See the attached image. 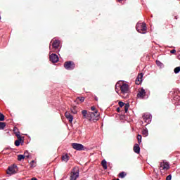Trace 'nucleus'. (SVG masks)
I'll list each match as a JSON object with an SVG mask.
<instances>
[{
  "label": "nucleus",
  "mask_w": 180,
  "mask_h": 180,
  "mask_svg": "<svg viewBox=\"0 0 180 180\" xmlns=\"http://www.w3.org/2000/svg\"><path fill=\"white\" fill-rule=\"evenodd\" d=\"M120 91L122 94L123 98H127L129 96V84H126L120 82Z\"/></svg>",
  "instance_id": "2"
},
{
  "label": "nucleus",
  "mask_w": 180,
  "mask_h": 180,
  "mask_svg": "<svg viewBox=\"0 0 180 180\" xmlns=\"http://www.w3.org/2000/svg\"><path fill=\"white\" fill-rule=\"evenodd\" d=\"M49 59L51 63H58V56L56 53H52L49 56Z\"/></svg>",
  "instance_id": "11"
},
{
  "label": "nucleus",
  "mask_w": 180,
  "mask_h": 180,
  "mask_svg": "<svg viewBox=\"0 0 180 180\" xmlns=\"http://www.w3.org/2000/svg\"><path fill=\"white\" fill-rule=\"evenodd\" d=\"M71 112L72 113H73L74 115H77V110H76V107H73L72 109H71Z\"/></svg>",
  "instance_id": "28"
},
{
  "label": "nucleus",
  "mask_w": 180,
  "mask_h": 180,
  "mask_svg": "<svg viewBox=\"0 0 180 180\" xmlns=\"http://www.w3.org/2000/svg\"><path fill=\"white\" fill-rule=\"evenodd\" d=\"M65 117L68 120V122H70V123H72V120H74V117L72 115H71V114L70 112H66L65 113Z\"/></svg>",
  "instance_id": "15"
},
{
  "label": "nucleus",
  "mask_w": 180,
  "mask_h": 180,
  "mask_svg": "<svg viewBox=\"0 0 180 180\" xmlns=\"http://www.w3.org/2000/svg\"><path fill=\"white\" fill-rule=\"evenodd\" d=\"M156 64L158 67L162 68L164 67V64H162V63H161L160 60H157L156 61Z\"/></svg>",
  "instance_id": "26"
},
{
  "label": "nucleus",
  "mask_w": 180,
  "mask_h": 180,
  "mask_svg": "<svg viewBox=\"0 0 180 180\" xmlns=\"http://www.w3.org/2000/svg\"><path fill=\"white\" fill-rule=\"evenodd\" d=\"M143 77H144V75L143 73H140L139 75H138L136 79V85H140L141 82H143Z\"/></svg>",
  "instance_id": "13"
},
{
  "label": "nucleus",
  "mask_w": 180,
  "mask_h": 180,
  "mask_svg": "<svg viewBox=\"0 0 180 180\" xmlns=\"http://www.w3.org/2000/svg\"><path fill=\"white\" fill-rule=\"evenodd\" d=\"M124 176H126V173L124 172L120 173V178H124Z\"/></svg>",
  "instance_id": "30"
},
{
  "label": "nucleus",
  "mask_w": 180,
  "mask_h": 180,
  "mask_svg": "<svg viewBox=\"0 0 180 180\" xmlns=\"http://www.w3.org/2000/svg\"><path fill=\"white\" fill-rule=\"evenodd\" d=\"M118 2H122L123 0H117Z\"/></svg>",
  "instance_id": "38"
},
{
  "label": "nucleus",
  "mask_w": 180,
  "mask_h": 180,
  "mask_svg": "<svg viewBox=\"0 0 180 180\" xmlns=\"http://www.w3.org/2000/svg\"><path fill=\"white\" fill-rule=\"evenodd\" d=\"M65 70H74L75 68V64L74 62L68 61L64 63Z\"/></svg>",
  "instance_id": "5"
},
{
  "label": "nucleus",
  "mask_w": 180,
  "mask_h": 180,
  "mask_svg": "<svg viewBox=\"0 0 180 180\" xmlns=\"http://www.w3.org/2000/svg\"><path fill=\"white\" fill-rule=\"evenodd\" d=\"M15 136L16 137H18V140H22V137L20 136V134H16Z\"/></svg>",
  "instance_id": "35"
},
{
  "label": "nucleus",
  "mask_w": 180,
  "mask_h": 180,
  "mask_svg": "<svg viewBox=\"0 0 180 180\" xmlns=\"http://www.w3.org/2000/svg\"><path fill=\"white\" fill-rule=\"evenodd\" d=\"M20 141H22V139L16 140L15 142V146L16 147H19L20 146Z\"/></svg>",
  "instance_id": "24"
},
{
  "label": "nucleus",
  "mask_w": 180,
  "mask_h": 180,
  "mask_svg": "<svg viewBox=\"0 0 180 180\" xmlns=\"http://www.w3.org/2000/svg\"><path fill=\"white\" fill-rule=\"evenodd\" d=\"M30 165V167H32V168H34V167H36V165H34V160L31 161Z\"/></svg>",
  "instance_id": "32"
},
{
  "label": "nucleus",
  "mask_w": 180,
  "mask_h": 180,
  "mask_svg": "<svg viewBox=\"0 0 180 180\" xmlns=\"http://www.w3.org/2000/svg\"><path fill=\"white\" fill-rule=\"evenodd\" d=\"M72 147L74 150H77V151H82L84 150V145L81 143H72Z\"/></svg>",
  "instance_id": "6"
},
{
  "label": "nucleus",
  "mask_w": 180,
  "mask_h": 180,
  "mask_svg": "<svg viewBox=\"0 0 180 180\" xmlns=\"http://www.w3.org/2000/svg\"><path fill=\"white\" fill-rule=\"evenodd\" d=\"M146 90L142 88L139 91L137 98H139V99H144L146 98Z\"/></svg>",
  "instance_id": "9"
},
{
  "label": "nucleus",
  "mask_w": 180,
  "mask_h": 180,
  "mask_svg": "<svg viewBox=\"0 0 180 180\" xmlns=\"http://www.w3.org/2000/svg\"><path fill=\"white\" fill-rule=\"evenodd\" d=\"M129 108H130V104H129V103H126L124 105V109L126 113H127V110H129Z\"/></svg>",
  "instance_id": "21"
},
{
  "label": "nucleus",
  "mask_w": 180,
  "mask_h": 180,
  "mask_svg": "<svg viewBox=\"0 0 180 180\" xmlns=\"http://www.w3.org/2000/svg\"><path fill=\"white\" fill-rule=\"evenodd\" d=\"M52 43V49L51 50V52L56 51L58 47H60V40L58 39H52L51 41Z\"/></svg>",
  "instance_id": "4"
},
{
  "label": "nucleus",
  "mask_w": 180,
  "mask_h": 180,
  "mask_svg": "<svg viewBox=\"0 0 180 180\" xmlns=\"http://www.w3.org/2000/svg\"><path fill=\"white\" fill-rule=\"evenodd\" d=\"M95 101H98V97H95Z\"/></svg>",
  "instance_id": "39"
},
{
  "label": "nucleus",
  "mask_w": 180,
  "mask_h": 180,
  "mask_svg": "<svg viewBox=\"0 0 180 180\" xmlns=\"http://www.w3.org/2000/svg\"><path fill=\"white\" fill-rule=\"evenodd\" d=\"M15 173H16V165L8 167V169L7 172V174H8V175H12L13 174H15Z\"/></svg>",
  "instance_id": "12"
},
{
  "label": "nucleus",
  "mask_w": 180,
  "mask_h": 180,
  "mask_svg": "<svg viewBox=\"0 0 180 180\" xmlns=\"http://www.w3.org/2000/svg\"><path fill=\"white\" fill-rule=\"evenodd\" d=\"M136 29L139 33L146 34V32H147V25L145 22H138Z\"/></svg>",
  "instance_id": "1"
},
{
  "label": "nucleus",
  "mask_w": 180,
  "mask_h": 180,
  "mask_svg": "<svg viewBox=\"0 0 180 180\" xmlns=\"http://www.w3.org/2000/svg\"><path fill=\"white\" fill-rule=\"evenodd\" d=\"M101 165L103 166V168L104 169H108V162H106V160H103L101 162Z\"/></svg>",
  "instance_id": "18"
},
{
  "label": "nucleus",
  "mask_w": 180,
  "mask_h": 180,
  "mask_svg": "<svg viewBox=\"0 0 180 180\" xmlns=\"http://www.w3.org/2000/svg\"><path fill=\"white\" fill-rule=\"evenodd\" d=\"M98 116H99L98 111H95L94 112H89L87 120H89V122H95V120H98V118H96Z\"/></svg>",
  "instance_id": "3"
},
{
  "label": "nucleus",
  "mask_w": 180,
  "mask_h": 180,
  "mask_svg": "<svg viewBox=\"0 0 180 180\" xmlns=\"http://www.w3.org/2000/svg\"><path fill=\"white\" fill-rule=\"evenodd\" d=\"M142 134L145 136V137H147L148 136V130L147 129H145L142 131Z\"/></svg>",
  "instance_id": "23"
},
{
  "label": "nucleus",
  "mask_w": 180,
  "mask_h": 180,
  "mask_svg": "<svg viewBox=\"0 0 180 180\" xmlns=\"http://www.w3.org/2000/svg\"><path fill=\"white\" fill-rule=\"evenodd\" d=\"M88 111L86 110H83L82 111V115L83 116V119H84V120L83 121V123L84 124H86V120H88Z\"/></svg>",
  "instance_id": "14"
},
{
  "label": "nucleus",
  "mask_w": 180,
  "mask_h": 180,
  "mask_svg": "<svg viewBox=\"0 0 180 180\" xmlns=\"http://www.w3.org/2000/svg\"><path fill=\"white\" fill-rule=\"evenodd\" d=\"M174 74H179L180 72V67H176L174 70Z\"/></svg>",
  "instance_id": "25"
},
{
  "label": "nucleus",
  "mask_w": 180,
  "mask_h": 180,
  "mask_svg": "<svg viewBox=\"0 0 180 180\" xmlns=\"http://www.w3.org/2000/svg\"><path fill=\"white\" fill-rule=\"evenodd\" d=\"M91 110H95V107L94 106H92L91 108Z\"/></svg>",
  "instance_id": "37"
},
{
  "label": "nucleus",
  "mask_w": 180,
  "mask_h": 180,
  "mask_svg": "<svg viewBox=\"0 0 180 180\" xmlns=\"http://www.w3.org/2000/svg\"><path fill=\"white\" fill-rule=\"evenodd\" d=\"M134 151L136 153V154H140V146H139V144L134 145Z\"/></svg>",
  "instance_id": "17"
},
{
  "label": "nucleus",
  "mask_w": 180,
  "mask_h": 180,
  "mask_svg": "<svg viewBox=\"0 0 180 180\" xmlns=\"http://www.w3.org/2000/svg\"><path fill=\"white\" fill-rule=\"evenodd\" d=\"M124 103L122 102V101H120L119 102V105L120 108H123V106H124Z\"/></svg>",
  "instance_id": "33"
},
{
  "label": "nucleus",
  "mask_w": 180,
  "mask_h": 180,
  "mask_svg": "<svg viewBox=\"0 0 180 180\" xmlns=\"http://www.w3.org/2000/svg\"><path fill=\"white\" fill-rule=\"evenodd\" d=\"M141 139H142L141 135H138L137 136V140H138L139 144L141 143Z\"/></svg>",
  "instance_id": "29"
},
{
  "label": "nucleus",
  "mask_w": 180,
  "mask_h": 180,
  "mask_svg": "<svg viewBox=\"0 0 180 180\" xmlns=\"http://www.w3.org/2000/svg\"><path fill=\"white\" fill-rule=\"evenodd\" d=\"M79 176V172L78 170L73 169L70 174V180H77V178Z\"/></svg>",
  "instance_id": "8"
},
{
  "label": "nucleus",
  "mask_w": 180,
  "mask_h": 180,
  "mask_svg": "<svg viewBox=\"0 0 180 180\" xmlns=\"http://www.w3.org/2000/svg\"><path fill=\"white\" fill-rule=\"evenodd\" d=\"M170 53H171L172 54H175V53H176V51L175 49H172V50L170 51Z\"/></svg>",
  "instance_id": "36"
},
{
  "label": "nucleus",
  "mask_w": 180,
  "mask_h": 180,
  "mask_svg": "<svg viewBox=\"0 0 180 180\" xmlns=\"http://www.w3.org/2000/svg\"><path fill=\"white\" fill-rule=\"evenodd\" d=\"M119 89H120V82L115 84V91L119 94Z\"/></svg>",
  "instance_id": "19"
},
{
  "label": "nucleus",
  "mask_w": 180,
  "mask_h": 180,
  "mask_svg": "<svg viewBox=\"0 0 180 180\" xmlns=\"http://www.w3.org/2000/svg\"><path fill=\"white\" fill-rule=\"evenodd\" d=\"M6 127V124L5 122H0V130H4Z\"/></svg>",
  "instance_id": "22"
},
{
  "label": "nucleus",
  "mask_w": 180,
  "mask_h": 180,
  "mask_svg": "<svg viewBox=\"0 0 180 180\" xmlns=\"http://www.w3.org/2000/svg\"><path fill=\"white\" fill-rule=\"evenodd\" d=\"M5 120V115L0 112V122H4Z\"/></svg>",
  "instance_id": "27"
},
{
  "label": "nucleus",
  "mask_w": 180,
  "mask_h": 180,
  "mask_svg": "<svg viewBox=\"0 0 180 180\" xmlns=\"http://www.w3.org/2000/svg\"><path fill=\"white\" fill-rule=\"evenodd\" d=\"M49 49H51V45L49 46Z\"/></svg>",
  "instance_id": "40"
},
{
  "label": "nucleus",
  "mask_w": 180,
  "mask_h": 180,
  "mask_svg": "<svg viewBox=\"0 0 180 180\" xmlns=\"http://www.w3.org/2000/svg\"><path fill=\"white\" fill-rule=\"evenodd\" d=\"M168 171L169 169V164L168 162H161L160 163V171Z\"/></svg>",
  "instance_id": "10"
},
{
  "label": "nucleus",
  "mask_w": 180,
  "mask_h": 180,
  "mask_svg": "<svg viewBox=\"0 0 180 180\" xmlns=\"http://www.w3.org/2000/svg\"><path fill=\"white\" fill-rule=\"evenodd\" d=\"M27 154V152L25 153V155H18V161H22V160H25V158L26 157L27 158H29V155H26Z\"/></svg>",
  "instance_id": "16"
},
{
  "label": "nucleus",
  "mask_w": 180,
  "mask_h": 180,
  "mask_svg": "<svg viewBox=\"0 0 180 180\" xmlns=\"http://www.w3.org/2000/svg\"><path fill=\"white\" fill-rule=\"evenodd\" d=\"M172 176L170 174V175H168L166 178V180H172Z\"/></svg>",
  "instance_id": "34"
},
{
  "label": "nucleus",
  "mask_w": 180,
  "mask_h": 180,
  "mask_svg": "<svg viewBox=\"0 0 180 180\" xmlns=\"http://www.w3.org/2000/svg\"><path fill=\"white\" fill-rule=\"evenodd\" d=\"M69 158H68V155H65L63 156H62V161H65V162H67L68 161Z\"/></svg>",
  "instance_id": "20"
},
{
  "label": "nucleus",
  "mask_w": 180,
  "mask_h": 180,
  "mask_svg": "<svg viewBox=\"0 0 180 180\" xmlns=\"http://www.w3.org/2000/svg\"><path fill=\"white\" fill-rule=\"evenodd\" d=\"M77 101H80L81 102H84V101H85V98L84 97H77Z\"/></svg>",
  "instance_id": "31"
},
{
  "label": "nucleus",
  "mask_w": 180,
  "mask_h": 180,
  "mask_svg": "<svg viewBox=\"0 0 180 180\" xmlns=\"http://www.w3.org/2000/svg\"><path fill=\"white\" fill-rule=\"evenodd\" d=\"M152 117L151 115L148 113L144 114L143 116L144 122L147 123V124H150V123H151Z\"/></svg>",
  "instance_id": "7"
}]
</instances>
